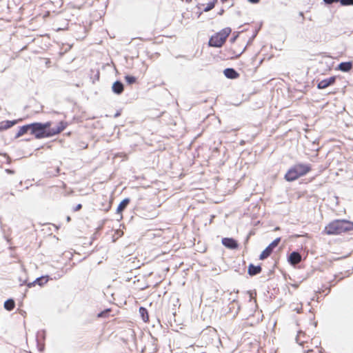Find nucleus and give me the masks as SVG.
Instances as JSON below:
<instances>
[{"instance_id": "nucleus-1", "label": "nucleus", "mask_w": 353, "mask_h": 353, "mask_svg": "<svg viewBox=\"0 0 353 353\" xmlns=\"http://www.w3.org/2000/svg\"><path fill=\"white\" fill-rule=\"evenodd\" d=\"M255 37V34L250 35L247 31L239 32L230 39V46L227 52L230 59L239 58L245 50Z\"/></svg>"}, {"instance_id": "nucleus-2", "label": "nucleus", "mask_w": 353, "mask_h": 353, "mask_svg": "<svg viewBox=\"0 0 353 353\" xmlns=\"http://www.w3.org/2000/svg\"><path fill=\"white\" fill-rule=\"evenodd\" d=\"M67 126V123L63 121H60L56 127H52L50 121L44 123H33L31 134L37 139L49 138L60 134Z\"/></svg>"}, {"instance_id": "nucleus-3", "label": "nucleus", "mask_w": 353, "mask_h": 353, "mask_svg": "<svg viewBox=\"0 0 353 353\" xmlns=\"http://www.w3.org/2000/svg\"><path fill=\"white\" fill-rule=\"evenodd\" d=\"M353 230V222L346 219H336L329 223L324 228L327 235H339Z\"/></svg>"}, {"instance_id": "nucleus-4", "label": "nucleus", "mask_w": 353, "mask_h": 353, "mask_svg": "<svg viewBox=\"0 0 353 353\" xmlns=\"http://www.w3.org/2000/svg\"><path fill=\"white\" fill-rule=\"evenodd\" d=\"M312 168L310 165L297 163L288 170L284 178L288 181H293L299 177L305 176L310 172Z\"/></svg>"}, {"instance_id": "nucleus-5", "label": "nucleus", "mask_w": 353, "mask_h": 353, "mask_svg": "<svg viewBox=\"0 0 353 353\" xmlns=\"http://www.w3.org/2000/svg\"><path fill=\"white\" fill-rule=\"evenodd\" d=\"M230 28H225L212 35L209 40V45L212 47L221 48L225 43L227 38L231 34Z\"/></svg>"}, {"instance_id": "nucleus-6", "label": "nucleus", "mask_w": 353, "mask_h": 353, "mask_svg": "<svg viewBox=\"0 0 353 353\" xmlns=\"http://www.w3.org/2000/svg\"><path fill=\"white\" fill-rule=\"evenodd\" d=\"M311 345L315 344L314 349L304 350V353H323V348L321 346V341L318 337L311 339Z\"/></svg>"}, {"instance_id": "nucleus-7", "label": "nucleus", "mask_w": 353, "mask_h": 353, "mask_svg": "<svg viewBox=\"0 0 353 353\" xmlns=\"http://www.w3.org/2000/svg\"><path fill=\"white\" fill-rule=\"evenodd\" d=\"M336 77L335 76L331 77L328 79H325L319 81L317 84L318 89L323 90L326 88L334 84Z\"/></svg>"}, {"instance_id": "nucleus-8", "label": "nucleus", "mask_w": 353, "mask_h": 353, "mask_svg": "<svg viewBox=\"0 0 353 353\" xmlns=\"http://www.w3.org/2000/svg\"><path fill=\"white\" fill-rule=\"evenodd\" d=\"M222 244L229 249H237L239 244L236 240L232 238H223L222 239Z\"/></svg>"}, {"instance_id": "nucleus-9", "label": "nucleus", "mask_w": 353, "mask_h": 353, "mask_svg": "<svg viewBox=\"0 0 353 353\" xmlns=\"http://www.w3.org/2000/svg\"><path fill=\"white\" fill-rule=\"evenodd\" d=\"M296 342L301 345L304 346L305 344H309L310 336H306L303 332H299L296 338Z\"/></svg>"}, {"instance_id": "nucleus-10", "label": "nucleus", "mask_w": 353, "mask_h": 353, "mask_svg": "<svg viewBox=\"0 0 353 353\" xmlns=\"http://www.w3.org/2000/svg\"><path fill=\"white\" fill-rule=\"evenodd\" d=\"M288 261L290 264L295 265L301 261V255L297 252H293L290 254Z\"/></svg>"}, {"instance_id": "nucleus-11", "label": "nucleus", "mask_w": 353, "mask_h": 353, "mask_svg": "<svg viewBox=\"0 0 353 353\" xmlns=\"http://www.w3.org/2000/svg\"><path fill=\"white\" fill-rule=\"evenodd\" d=\"M28 132H30V134L32 133V123L20 127L15 137L16 138H19L25 134H27Z\"/></svg>"}, {"instance_id": "nucleus-12", "label": "nucleus", "mask_w": 353, "mask_h": 353, "mask_svg": "<svg viewBox=\"0 0 353 353\" xmlns=\"http://www.w3.org/2000/svg\"><path fill=\"white\" fill-rule=\"evenodd\" d=\"M112 199H109L107 196L103 197V202L101 203V210L108 212L112 208Z\"/></svg>"}, {"instance_id": "nucleus-13", "label": "nucleus", "mask_w": 353, "mask_h": 353, "mask_svg": "<svg viewBox=\"0 0 353 353\" xmlns=\"http://www.w3.org/2000/svg\"><path fill=\"white\" fill-rule=\"evenodd\" d=\"M223 73L228 79H235L239 77V74L233 68H226Z\"/></svg>"}, {"instance_id": "nucleus-14", "label": "nucleus", "mask_w": 353, "mask_h": 353, "mask_svg": "<svg viewBox=\"0 0 353 353\" xmlns=\"http://www.w3.org/2000/svg\"><path fill=\"white\" fill-rule=\"evenodd\" d=\"M17 123V121H3L0 122V131L8 130Z\"/></svg>"}, {"instance_id": "nucleus-15", "label": "nucleus", "mask_w": 353, "mask_h": 353, "mask_svg": "<svg viewBox=\"0 0 353 353\" xmlns=\"http://www.w3.org/2000/svg\"><path fill=\"white\" fill-rule=\"evenodd\" d=\"M261 271H262V268L259 265L255 266L253 264H250L248 266V274L250 276L256 275V274L261 273Z\"/></svg>"}, {"instance_id": "nucleus-16", "label": "nucleus", "mask_w": 353, "mask_h": 353, "mask_svg": "<svg viewBox=\"0 0 353 353\" xmlns=\"http://www.w3.org/2000/svg\"><path fill=\"white\" fill-rule=\"evenodd\" d=\"M124 88L121 82L117 81L112 85V90L114 93L120 94L123 92Z\"/></svg>"}, {"instance_id": "nucleus-17", "label": "nucleus", "mask_w": 353, "mask_h": 353, "mask_svg": "<svg viewBox=\"0 0 353 353\" xmlns=\"http://www.w3.org/2000/svg\"><path fill=\"white\" fill-rule=\"evenodd\" d=\"M48 280H49L48 276H43L39 278H37L32 283L29 284L28 286L34 285L35 283L38 284L40 286H43V285L47 283Z\"/></svg>"}, {"instance_id": "nucleus-18", "label": "nucleus", "mask_w": 353, "mask_h": 353, "mask_svg": "<svg viewBox=\"0 0 353 353\" xmlns=\"http://www.w3.org/2000/svg\"><path fill=\"white\" fill-rule=\"evenodd\" d=\"M130 200L128 198L123 199L118 205L117 209V212L118 214H121L123 211L125 209L128 205L130 203Z\"/></svg>"}, {"instance_id": "nucleus-19", "label": "nucleus", "mask_w": 353, "mask_h": 353, "mask_svg": "<svg viewBox=\"0 0 353 353\" xmlns=\"http://www.w3.org/2000/svg\"><path fill=\"white\" fill-rule=\"evenodd\" d=\"M352 68V62H342L339 66L338 69L343 72H349Z\"/></svg>"}, {"instance_id": "nucleus-20", "label": "nucleus", "mask_w": 353, "mask_h": 353, "mask_svg": "<svg viewBox=\"0 0 353 353\" xmlns=\"http://www.w3.org/2000/svg\"><path fill=\"white\" fill-rule=\"evenodd\" d=\"M273 252V250L268 246L260 254L259 256V259L260 260H264L265 259H267L268 257H269L271 254Z\"/></svg>"}, {"instance_id": "nucleus-21", "label": "nucleus", "mask_w": 353, "mask_h": 353, "mask_svg": "<svg viewBox=\"0 0 353 353\" xmlns=\"http://www.w3.org/2000/svg\"><path fill=\"white\" fill-rule=\"evenodd\" d=\"M217 1L218 0H211L209 3L206 4V6H205V4H202L201 6H203V10L206 12L212 10L214 8Z\"/></svg>"}, {"instance_id": "nucleus-22", "label": "nucleus", "mask_w": 353, "mask_h": 353, "mask_svg": "<svg viewBox=\"0 0 353 353\" xmlns=\"http://www.w3.org/2000/svg\"><path fill=\"white\" fill-rule=\"evenodd\" d=\"M14 195L12 192L3 193L1 198L5 203L12 202Z\"/></svg>"}, {"instance_id": "nucleus-23", "label": "nucleus", "mask_w": 353, "mask_h": 353, "mask_svg": "<svg viewBox=\"0 0 353 353\" xmlns=\"http://www.w3.org/2000/svg\"><path fill=\"white\" fill-rule=\"evenodd\" d=\"M15 307L14 301L12 299H10L5 301L4 303V308L8 311H12Z\"/></svg>"}, {"instance_id": "nucleus-24", "label": "nucleus", "mask_w": 353, "mask_h": 353, "mask_svg": "<svg viewBox=\"0 0 353 353\" xmlns=\"http://www.w3.org/2000/svg\"><path fill=\"white\" fill-rule=\"evenodd\" d=\"M139 313L141 315L143 320L145 322H148L149 321L148 312V310L145 307H141L139 308Z\"/></svg>"}, {"instance_id": "nucleus-25", "label": "nucleus", "mask_w": 353, "mask_h": 353, "mask_svg": "<svg viewBox=\"0 0 353 353\" xmlns=\"http://www.w3.org/2000/svg\"><path fill=\"white\" fill-rule=\"evenodd\" d=\"M125 80L128 84H132L134 83L137 81L136 77L130 75H126L125 77Z\"/></svg>"}, {"instance_id": "nucleus-26", "label": "nucleus", "mask_w": 353, "mask_h": 353, "mask_svg": "<svg viewBox=\"0 0 353 353\" xmlns=\"http://www.w3.org/2000/svg\"><path fill=\"white\" fill-rule=\"evenodd\" d=\"M281 238H276L274 239L268 246L270 247L272 250H274L280 243Z\"/></svg>"}, {"instance_id": "nucleus-27", "label": "nucleus", "mask_w": 353, "mask_h": 353, "mask_svg": "<svg viewBox=\"0 0 353 353\" xmlns=\"http://www.w3.org/2000/svg\"><path fill=\"white\" fill-rule=\"evenodd\" d=\"M110 311H111L110 309L105 310L101 312L100 313H99L97 314V317H99V318L107 317L108 316V313L110 312Z\"/></svg>"}, {"instance_id": "nucleus-28", "label": "nucleus", "mask_w": 353, "mask_h": 353, "mask_svg": "<svg viewBox=\"0 0 353 353\" xmlns=\"http://www.w3.org/2000/svg\"><path fill=\"white\" fill-rule=\"evenodd\" d=\"M311 340L309 341V344H305L304 346H301L303 349V353H304V350H310V349H314V346L315 345L314 343L311 345Z\"/></svg>"}, {"instance_id": "nucleus-29", "label": "nucleus", "mask_w": 353, "mask_h": 353, "mask_svg": "<svg viewBox=\"0 0 353 353\" xmlns=\"http://www.w3.org/2000/svg\"><path fill=\"white\" fill-rule=\"evenodd\" d=\"M340 3L342 6H353V0H341Z\"/></svg>"}, {"instance_id": "nucleus-30", "label": "nucleus", "mask_w": 353, "mask_h": 353, "mask_svg": "<svg viewBox=\"0 0 353 353\" xmlns=\"http://www.w3.org/2000/svg\"><path fill=\"white\" fill-rule=\"evenodd\" d=\"M323 1L327 4H332L335 2L341 1V0H323Z\"/></svg>"}, {"instance_id": "nucleus-31", "label": "nucleus", "mask_w": 353, "mask_h": 353, "mask_svg": "<svg viewBox=\"0 0 353 353\" xmlns=\"http://www.w3.org/2000/svg\"><path fill=\"white\" fill-rule=\"evenodd\" d=\"M81 208H82V205H81V204H78V205H77L74 208V212L79 211V210H80Z\"/></svg>"}, {"instance_id": "nucleus-32", "label": "nucleus", "mask_w": 353, "mask_h": 353, "mask_svg": "<svg viewBox=\"0 0 353 353\" xmlns=\"http://www.w3.org/2000/svg\"><path fill=\"white\" fill-rule=\"evenodd\" d=\"M248 1L252 3H257L259 2V0H248Z\"/></svg>"}, {"instance_id": "nucleus-33", "label": "nucleus", "mask_w": 353, "mask_h": 353, "mask_svg": "<svg viewBox=\"0 0 353 353\" xmlns=\"http://www.w3.org/2000/svg\"><path fill=\"white\" fill-rule=\"evenodd\" d=\"M294 310H296L298 313H299V310L298 308H295Z\"/></svg>"}, {"instance_id": "nucleus-34", "label": "nucleus", "mask_w": 353, "mask_h": 353, "mask_svg": "<svg viewBox=\"0 0 353 353\" xmlns=\"http://www.w3.org/2000/svg\"><path fill=\"white\" fill-rule=\"evenodd\" d=\"M192 0H186V1L188 2H190Z\"/></svg>"}]
</instances>
